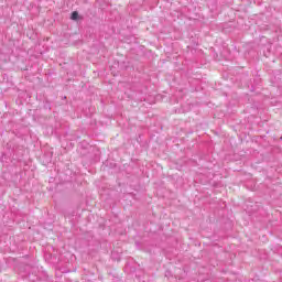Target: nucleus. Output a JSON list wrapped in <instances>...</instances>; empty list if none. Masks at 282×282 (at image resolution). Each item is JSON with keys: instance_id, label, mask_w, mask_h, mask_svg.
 I'll list each match as a JSON object with an SVG mask.
<instances>
[{"instance_id": "obj_1", "label": "nucleus", "mask_w": 282, "mask_h": 282, "mask_svg": "<svg viewBox=\"0 0 282 282\" xmlns=\"http://www.w3.org/2000/svg\"><path fill=\"white\" fill-rule=\"evenodd\" d=\"M70 19H73V21H76V20L78 19V11H74V12L72 13Z\"/></svg>"}]
</instances>
